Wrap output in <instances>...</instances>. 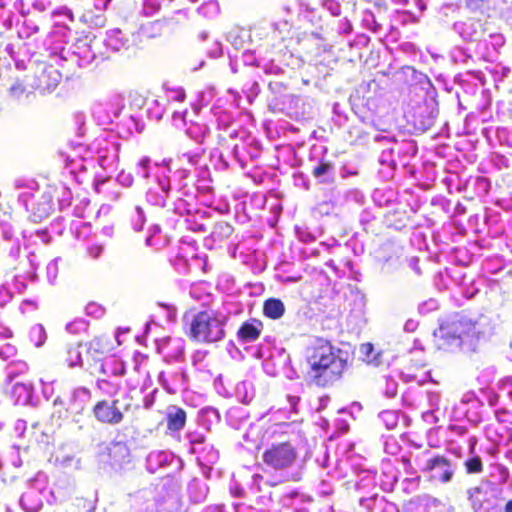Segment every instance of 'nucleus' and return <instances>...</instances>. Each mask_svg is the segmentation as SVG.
Segmentation results:
<instances>
[{
    "label": "nucleus",
    "instance_id": "1",
    "mask_svg": "<svg viewBox=\"0 0 512 512\" xmlns=\"http://www.w3.org/2000/svg\"><path fill=\"white\" fill-rule=\"evenodd\" d=\"M306 360L313 379L322 386L337 380L345 366L331 344L324 340H318L308 348Z\"/></svg>",
    "mask_w": 512,
    "mask_h": 512
},
{
    "label": "nucleus",
    "instance_id": "2",
    "mask_svg": "<svg viewBox=\"0 0 512 512\" xmlns=\"http://www.w3.org/2000/svg\"><path fill=\"white\" fill-rule=\"evenodd\" d=\"M228 317L213 308L195 313L190 322L187 335L189 339L201 344H214L226 337Z\"/></svg>",
    "mask_w": 512,
    "mask_h": 512
},
{
    "label": "nucleus",
    "instance_id": "3",
    "mask_svg": "<svg viewBox=\"0 0 512 512\" xmlns=\"http://www.w3.org/2000/svg\"><path fill=\"white\" fill-rule=\"evenodd\" d=\"M298 452L296 447L287 440L272 443L262 453L264 465L274 471H283L291 468L296 462Z\"/></svg>",
    "mask_w": 512,
    "mask_h": 512
},
{
    "label": "nucleus",
    "instance_id": "4",
    "mask_svg": "<svg viewBox=\"0 0 512 512\" xmlns=\"http://www.w3.org/2000/svg\"><path fill=\"white\" fill-rule=\"evenodd\" d=\"M86 348V361L92 371L103 363L106 354L113 348L111 337L106 334L97 335L87 342Z\"/></svg>",
    "mask_w": 512,
    "mask_h": 512
},
{
    "label": "nucleus",
    "instance_id": "5",
    "mask_svg": "<svg viewBox=\"0 0 512 512\" xmlns=\"http://www.w3.org/2000/svg\"><path fill=\"white\" fill-rule=\"evenodd\" d=\"M475 330V323L465 318H459L440 325V338L447 341H457L461 344L464 336H468Z\"/></svg>",
    "mask_w": 512,
    "mask_h": 512
},
{
    "label": "nucleus",
    "instance_id": "6",
    "mask_svg": "<svg viewBox=\"0 0 512 512\" xmlns=\"http://www.w3.org/2000/svg\"><path fill=\"white\" fill-rule=\"evenodd\" d=\"M119 400L115 399L111 403L106 400L98 401L93 409L94 417L103 424L116 425L123 421L124 414L118 407Z\"/></svg>",
    "mask_w": 512,
    "mask_h": 512
},
{
    "label": "nucleus",
    "instance_id": "7",
    "mask_svg": "<svg viewBox=\"0 0 512 512\" xmlns=\"http://www.w3.org/2000/svg\"><path fill=\"white\" fill-rule=\"evenodd\" d=\"M436 468L443 469V472L438 476V479L442 483H447L452 479L453 470L451 469L450 459L443 455H436L427 461L425 467L423 468V471L429 473Z\"/></svg>",
    "mask_w": 512,
    "mask_h": 512
},
{
    "label": "nucleus",
    "instance_id": "8",
    "mask_svg": "<svg viewBox=\"0 0 512 512\" xmlns=\"http://www.w3.org/2000/svg\"><path fill=\"white\" fill-rule=\"evenodd\" d=\"M263 330V323L255 318L245 321L237 331V337L240 341L251 342L257 340Z\"/></svg>",
    "mask_w": 512,
    "mask_h": 512
},
{
    "label": "nucleus",
    "instance_id": "9",
    "mask_svg": "<svg viewBox=\"0 0 512 512\" xmlns=\"http://www.w3.org/2000/svg\"><path fill=\"white\" fill-rule=\"evenodd\" d=\"M187 421V413L181 407L173 406L166 413L167 433L172 434L182 430Z\"/></svg>",
    "mask_w": 512,
    "mask_h": 512
},
{
    "label": "nucleus",
    "instance_id": "10",
    "mask_svg": "<svg viewBox=\"0 0 512 512\" xmlns=\"http://www.w3.org/2000/svg\"><path fill=\"white\" fill-rule=\"evenodd\" d=\"M28 79L27 75L11 77L13 82L7 90L9 97L13 100H20L22 97L30 95L32 91Z\"/></svg>",
    "mask_w": 512,
    "mask_h": 512
},
{
    "label": "nucleus",
    "instance_id": "11",
    "mask_svg": "<svg viewBox=\"0 0 512 512\" xmlns=\"http://www.w3.org/2000/svg\"><path fill=\"white\" fill-rule=\"evenodd\" d=\"M91 373L106 376H124L126 374V368L123 361L118 358H111L108 361L97 365Z\"/></svg>",
    "mask_w": 512,
    "mask_h": 512
},
{
    "label": "nucleus",
    "instance_id": "12",
    "mask_svg": "<svg viewBox=\"0 0 512 512\" xmlns=\"http://www.w3.org/2000/svg\"><path fill=\"white\" fill-rule=\"evenodd\" d=\"M285 313L284 303L278 298H269L263 303V314L265 317L277 320Z\"/></svg>",
    "mask_w": 512,
    "mask_h": 512
},
{
    "label": "nucleus",
    "instance_id": "13",
    "mask_svg": "<svg viewBox=\"0 0 512 512\" xmlns=\"http://www.w3.org/2000/svg\"><path fill=\"white\" fill-rule=\"evenodd\" d=\"M60 360L66 366L73 368L82 365L80 345L70 346L60 355Z\"/></svg>",
    "mask_w": 512,
    "mask_h": 512
},
{
    "label": "nucleus",
    "instance_id": "14",
    "mask_svg": "<svg viewBox=\"0 0 512 512\" xmlns=\"http://www.w3.org/2000/svg\"><path fill=\"white\" fill-rule=\"evenodd\" d=\"M467 493L472 509L474 511H480L487 501L486 491L481 486H475L470 488Z\"/></svg>",
    "mask_w": 512,
    "mask_h": 512
},
{
    "label": "nucleus",
    "instance_id": "15",
    "mask_svg": "<svg viewBox=\"0 0 512 512\" xmlns=\"http://www.w3.org/2000/svg\"><path fill=\"white\" fill-rule=\"evenodd\" d=\"M467 474H479L483 471V462L480 456L472 455L463 463Z\"/></svg>",
    "mask_w": 512,
    "mask_h": 512
},
{
    "label": "nucleus",
    "instance_id": "16",
    "mask_svg": "<svg viewBox=\"0 0 512 512\" xmlns=\"http://www.w3.org/2000/svg\"><path fill=\"white\" fill-rule=\"evenodd\" d=\"M332 170L333 164L330 161L320 160L319 164L313 168L312 175L317 179H321Z\"/></svg>",
    "mask_w": 512,
    "mask_h": 512
},
{
    "label": "nucleus",
    "instance_id": "17",
    "mask_svg": "<svg viewBox=\"0 0 512 512\" xmlns=\"http://www.w3.org/2000/svg\"><path fill=\"white\" fill-rule=\"evenodd\" d=\"M103 253V246L100 244H92L87 248V254L91 259H97Z\"/></svg>",
    "mask_w": 512,
    "mask_h": 512
},
{
    "label": "nucleus",
    "instance_id": "18",
    "mask_svg": "<svg viewBox=\"0 0 512 512\" xmlns=\"http://www.w3.org/2000/svg\"><path fill=\"white\" fill-rule=\"evenodd\" d=\"M408 267L416 274V275H420L421 274V269H420V266H419V258L418 257H411L409 260H408Z\"/></svg>",
    "mask_w": 512,
    "mask_h": 512
},
{
    "label": "nucleus",
    "instance_id": "19",
    "mask_svg": "<svg viewBox=\"0 0 512 512\" xmlns=\"http://www.w3.org/2000/svg\"><path fill=\"white\" fill-rule=\"evenodd\" d=\"M170 92L173 93L171 99L174 101L183 102L186 98V94L183 89H171Z\"/></svg>",
    "mask_w": 512,
    "mask_h": 512
},
{
    "label": "nucleus",
    "instance_id": "20",
    "mask_svg": "<svg viewBox=\"0 0 512 512\" xmlns=\"http://www.w3.org/2000/svg\"><path fill=\"white\" fill-rule=\"evenodd\" d=\"M504 512H512V499H508L504 505Z\"/></svg>",
    "mask_w": 512,
    "mask_h": 512
},
{
    "label": "nucleus",
    "instance_id": "21",
    "mask_svg": "<svg viewBox=\"0 0 512 512\" xmlns=\"http://www.w3.org/2000/svg\"><path fill=\"white\" fill-rule=\"evenodd\" d=\"M467 7H476L479 3V0H464Z\"/></svg>",
    "mask_w": 512,
    "mask_h": 512
},
{
    "label": "nucleus",
    "instance_id": "22",
    "mask_svg": "<svg viewBox=\"0 0 512 512\" xmlns=\"http://www.w3.org/2000/svg\"><path fill=\"white\" fill-rule=\"evenodd\" d=\"M49 214H50V208L47 209V210H43L41 213H39L37 215V217L41 219L43 217H47Z\"/></svg>",
    "mask_w": 512,
    "mask_h": 512
},
{
    "label": "nucleus",
    "instance_id": "23",
    "mask_svg": "<svg viewBox=\"0 0 512 512\" xmlns=\"http://www.w3.org/2000/svg\"><path fill=\"white\" fill-rule=\"evenodd\" d=\"M363 118L369 120L371 124L376 126L375 120L372 118V116H364Z\"/></svg>",
    "mask_w": 512,
    "mask_h": 512
},
{
    "label": "nucleus",
    "instance_id": "24",
    "mask_svg": "<svg viewBox=\"0 0 512 512\" xmlns=\"http://www.w3.org/2000/svg\"><path fill=\"white\" fill-rule=\"evenodd\" d=\"M148 163H149V159L148 158H145V159L142 160V165L143 166H146Z\"/></svg>",
    "mask_w": 512,
    "mask_h": 512
},
{
    "label": "nucleus",
    "instance_id": "25",
    "mask_svg": "<svg viewBox=\"0 0 512 512\" xmlns=\"http://www.w3.org/2000/svg\"><path fill=\"white\" fill-rule=\"evenodd\" d=\"M402 462H403L404 464H406V465H410V464H411V463H410V460H409V459H406V458H403V459H402Z\"/></svg>",
    "mask_w": 512,
    "mask_h": 512
},
{
    "label": "nucleus",
    "instance_id": "26",
    "mask_svg": "<svg viewBox=\"0 0 512 512\" xmlns=\"http://www.w3.org/2000/svg\"><path fill=\"white\" fill-rule=\"evenodd\" d=\"M473 452H474V445L472 444L470 447V453L473 454Z\"/></svg>",
    "mask_w": 512,
    "mask_h": 512
},
{
    "label": "nucleus",
    "instance_id": "27",
    "mask_svg": "<svg viewBox=\"0 0 512 512\" xmlns=\"http://www.w3.org/2000/svg\"><path fill=\"white\" fill-rule=\"evenodd\" d=\"M83 411V407H81L79 410H78V413H81Z\"/></svg>",
    "mask_w": 512,
    "mask_h": 512
}]
</instances>
